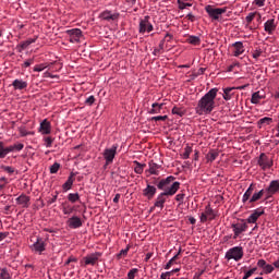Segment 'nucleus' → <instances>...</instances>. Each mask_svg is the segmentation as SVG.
I'll return each instance as SVG.
<instances>
[{
	"label": "nucleus",
	"mask_w": 279,
	"mask_h": 279,
	"mask_svg": "<svg viewBox=\"0 0 279 279\" xmlns=\"http://www.w3.org/2000/svg\"><path fill=\"white\" fill-rule=\"evenodd\" d=\"M217 93H219V88L214 87L198 100V104L195 108L196 114L204 117L206 114H210L213 110H215L217 107V102H215V99H217Z\"/></svg>",
	"instance_id": "obj_1"
},
{
	"label": "nucleus",
	"mask_w": 279,
	"mask_h": 279,
	"mask_svg": "<svg viewBox=\"0 0 279 279\" xmlns=\"http://www.w3.org/2000/svg\"><path fill=\"white\" fill-rule=\"evenodd\" d=\"M175 177L169 175L166 179H161L157 183V189L161 192L163 195H167L168 197H172V195H175L178 191H180V182L174 181Z\"/></svg>",
	"instance_id": "obj_2"
},
{
	"label": "nucleus",
	"mask_w": 279,
	"mask_h": 279,
	"mask_svg": "<svg viewBox=\"0 0 279 279\" xmlns=\"http://www.w3.org/2000/svg\"><path fill=\"white\" fill-rule=\"evenodd\" d=\"M225 258L227 260H235V263H239V260L243 258V246H233L229 248L225 254Z\"/></svg>",
	"instance_id": "obj_3"
},
{
	"label": "nucleus",
	"mask_w": 279,
	"mask_h": 279,
	"mask_svg": "<svg viewBox=\"0 0 279 279\" xmlns=\"http://www.w3.org/2000/svg\"><path fill=\"white\" fill-rule=\"evenodd\" d=\"M232 231H233V239H239L243 232H247V222L245 219H241L238 222H233L231 225Z\"/></svg>",
	"instance_id": "obj_4"
},
{
	"label": "nucleus",
	"mask_w": 279,
	"mask_h": 279,
	"mask_svg": "<svg viewBox=\"0 0 279 279\" xmlns=\"http://www.w3.org/2000/svg\"><path fill=\"white\" fill-rule=\"evenodd\" d=\"M257 165L262 171H267L274 167V159L269 158L265 153H262L257 159Z\"/></svg>",
	"instance_id": "obj_5"
},
{
	"label": "nucleus",
	"mask_w": 279,
	"mask_h": 279,
	"mask_svg": "<svg viewBox=\"0 0 279 279\" xmlns=\"http://www.w3.org/2000/svg\"><path fill=\"white\" fill-rule=\"evenodd\" d=\"M117 149H119V145L113 144L111 146V148H106L104 150L102 156L106 160V167H108V165H112V162H114V157L117 156Z\"/></svg>",
	"instance_id": "obj_6"
},
{
	"label": "nucleus",
	"mask_w": 279,
	"mask_h": 279,
	"mask_svg": "<svg viewBox=\"0 0 279 279\" xmlns=\"http://www.w3.org/2000/svg\"><path fill=\"white\" fill-rule=\"evenodd\" d=\"M205 11L207 12L209 19H213V21H219V16H221V14H226L227 9L213 8V5H207L205 7Z\"/></svg>",
	"instance_id": "obj_7"
},
{
	"label": "nucleus",
	"mask_w": 279,
	"mask_h": 279,
	"mask_svg": "<svg viewBox=\"0 0 279 279\" xmlns=\"http://www.w3.org/2000/svg\"><path fill=\"white\" fill-rule=\"evenodd\" d=\"M138 32L141 34H149L154 32V24L149 22V15H146L144 19L140 20Z\"/></svg>",
	"instance_id": "obj_8"
},
{
	"label": "nucleus",
	"mask_w": 279,
	"mask_h": 279,
	"mask_svg": "<svg viewBox=\"0 0 279 279\" xmlns=\"http://www.w3.org/2000/svg\"><path fill=\"white\" fill-rule=\"evenodd\" d=\"M217 217V213H215L214 208L210 205L205 207V213H202L199 216L201 223H206L207 220L213 221Z\"/></svg>",
	"instance_id": "obj_9"
},
{
	"label": "nucleus",
	"mask_w": 279,
	"mask_h": 279,
	"mask_svg": "<svg viewBox=\"0 0 279 279\" xmlns=\"http://www.w3.org/2000/svg\"><path fill=\"white\" fill-rule=\"evenodd\" d=\"M65 34L69 36V40L72 44L80 43V40H82V37L84 36L82 34V29L80 28L68 29L65 31Z\"/></svg>",
	"instance_id": "obj_10"
},
{
	"label": "nucleus",
	"mask_w": 279,
	"mask_h": 279,
	"mask_svg": "<svg viewBox=\"0 0 279 279\" xmlns=\"http://www.w3.org/2000/svg\"><path fill=\"white\" fill-rule=\"evenodd\" d=\"M279 192V180H272L269 183V186L265 189V193H267V197H272L276 193Z\"/></svg>",
	"instance_id": "obj_11"
},
{
	"label": "nucleus",
	"mask_w": 279,
	"mask_h": 279,
	"mask_svg": "<svg viewBox=\"0 0 279 279\" xmlns=\"http://www.w3.org/2000/svg\"><path fill=\"white\" fill-rule=\"evenodd\" d=\"M31 250L36 252V254H43L46 250L45 240L37 238L36 242L31 246Z\"/></svg>",
	"instance_id": "obj_12"
},
{
	"label": "nucleus",
	"mask_w": 279,
	"mask_h": 279,
	"mask_svg": "<svg viewBox=\"0 0 279 279\" xmlns=\"http://www.w3.org/2000/svg\"><path fill=\"white\" fill-rule=\"evenodd\" d=\"M265 215V208H256L246 219L247 223H256L258 221L259 217H263Z\"/></svg>",
	"instance_id": "obj_13"
},
{
	"label": "nucleus",
	"mask_w": 279,
	"mask_h": 279,
	"mask_svg": "<svg viewBox=\"0 0 279 279\" xmlns=\"http://www.w3.org/2000/svg\"><path fill=\"white\" fill-rule=\"evenodd\" d=\"M257 267H259L260 269H263V272L266 275L269 274H274V270L276 269L274 264H267V262L265 259H259L257 262Z\"/></svg>",
	"instance_id": "obj_14"
},
{
	"label": "nucleus",
	"mask_w": 279,
	"mask_h": 279,
	"mask_svg": "<svg viewBox=\"0 0 279 279\" xmlns=\"http://www.w3.org/2000/svg\"><path fill=\"white\" fill-rule=\"evenodd\" d=\"M36 40H38V36H35L33 38H28V39L22 41L21 44H19L16 46L17 52L23 53V51H25V49H27V47H29V45H34V43H36Z\"/></svg>",
	"instance_id": "obj_15"
},
{
	"label": "nucleus",
	"mask_w": 279,
	"mask_h": 279,
	"mask_svg": "<svg viewBox=\"0 0 279 279\" xmlns=\"http://www.w3.org/2000/svg\"><path fill=\"white\" fill-rule=\"evenodd\" d=\"M99 258H101V253L99 252L92 253L84 257L85 265L95 266L97 265V260H99Z\"/></svg>",
	"instance_id": "obj_16"
},
{
	"label": "nucleus",
	"mask_w": 279,
	"mask_h": 279,
	"mask_svg": "<svg viewBox=\"0 0 279 279\" xmlns=\"http://www.w3.org/2000/svg\"><path fill=\"white\" fill-rule=\"evenodd\" d=\"M66 225L72 229V230H77V228H82V218L77 216H72L71 218L68 219Z\"/></svg>",
	"instance_id": "obj_17"
},
{
	"label": "nucleus",
	"mask_w": 279,
	"mask_h": 279,
	"mask_svg": "<svg viewBox=\"0 0 279 279\" xmlns=\"http://www.w3.org/2000/svg\"><path fill=\"white\" fill-rule=\"evenodd\" d=\"M232 47H234V58H239V56H243V53H245V46H243V41H235L232 44Z\"/></svg>",
	"instance_id": "obj_18"
},
{
	"label": "nucleus",
	"mask_w": 279,
	"mask_h": 279,
	"mask_svg": "<svg viewBox=\"0 0 279 279\" xmlns=\"http://www.w3.org/2000/svg\"><path fill=\"white\" fill-rule=\"evenodd\" d=\"M276 20L270 19L267 22H265L264 24V32H266V34H269V36H271V34H274V32H276Z\"/></svg>",
	"instance_id": "obj_19"
},
{
	"label": "nucleus",
	"mask_w": 279,
	"mask_h": 279,
	"mask_svg": "<svg viewBox=\"0 0 279 279\" xmlns=\"http://www.w3.org/2000/svg\"><path fill=\"white\" fill-rule=\"evenodd\" d=\"M161 170H162L161 165H158L154 161H149V163H148V173H150V175H160Z\"/></svg>",
	"instance_id": "obj_20"
},
{
	"label": "nucleus",
	"mask_w": 279,
	"mask_h": 279,
	"mask_svg": "<svg viewBox=\"0 0 279 279\" xmlns=\"http://www.w3.org/2000/svg\"><path fill=\"white\" fill-rule=\"evenodd\" d=\"M75 175H77V173L71 172L66 182L63 183L62 190L64 193H66V191H71V189H73V182H75V179H74Z\"/></svg>",
	"instance_id": "obj_21"
},
{
	"label": "nucleus",
	"mask_w": 279,
	"mask_h": 279,
	"mask_svg": "<svg viewBox=\"0 0 279 279\" xmlns=\"http://www.w3.org/2000/svg\"><path fill=\"white\" fill-rule=\"evenodd\" d=\"M29 196L21 194L17 198H15V202L17 206H21L22 208H29Z\"/></svg>",
	"instance_id": "obj_22"
},
{
	"label": "nucleus",
	"mask_w": 279,
	"mask_h": 279,
	"mask_svg": "<svg viewBox=\"0 0 279 279\" xmlns=\"http://www.w3.org/2000/svg\"><path fill=\"white\" fill-rule=\"evenodd\" d=\"M167 197H169L167 194L160 193L156 198V202L154 204V208H159L160 210H162V208H165Z\"/></svg>",
	"instance_id": "obj_23"
},
{
	"label": "nucleus",
	"mask_w": 279,
	"mask_h": 279,
	"mask_svg": "<svg viewBox=\"0 0 279 279\" xmlns=\"http://www.w3.org/2000/svg\"><path fill=\"white\" fill-rule=\"evenodd\" d=\"M11 86H13L14 90H25V88H27V81H23V78H15Z\"/></svg>",
	"instance_id": "obj_24"
},
{
	"label": "nucleus",
	"mask_w": 279,
	"mask_h": 279,
	"mask_svg": "<svg viewBox=\"0 0 279 279\" xmlns=\"http://www.w3.org/2000/svg\"><path fill=\"white\" fill-rule=\"evenodd\" d=\"M39 132L41 134H51V122H49L47 119H44L40 122Z\"/></svg>",
	"instance_id": "obj_25"
},
{
	"label": "nucleus",
	"mask_w": 279,
	"mask_h": 279,
	"mask_svg": "<svg viewBox=\"0 0 279 279\" xmlns=\"http://www.w3.org/2000/svg\"><path fill=\"white\" fill-rule=\"evenodd\" d=\"M100 19L102 21H117V19H119V13H112V11L107 10L100 14Z\"/></svg>",
	"instance_id": "obj_26"
},
{
	"label": "nucleus",
	"mask_w": 279,
	"mask_h": 279,
	"mask_svg": "<svg viewBox=\"0 0 279 279\" xmlns=\"http://www.w3.org/2000/svg\"><path fill=\"white\" fill-rule=\"evenodd\" d=\"M143 195L147 199H153L154 195H156V186L147 184L146 189L143 190Z\"/></svg>",
	"instance_id": "obj_27"
},
{
	"label": "nucleus",
	"mask_w": 279,
	"mask_h": 279,
	"mask_svg": "<svg viewBox=\"0 0 279 279\" xmlns=\"http://www.w3.org/2000/svg\"><path fill=\"white\" fill-rule=\"evenodd\" d=\"M222 90H223L222 98L225 99V101H230V99L234 97V90H236V87H225L222 88Z\"/></svg>",
	"instance_id": "obj_28"
},
{
	"label": "nucleus",
	"mask_w": 279,
	"mask_h": 279,
	"mask_svg": "<svg viewBox=\"0 0 279 279\" xmlns=\"http://www.w3.org/2000/svg\"><path fill=\"white\" fill-rule=\"evenodd\" d=\"M262 99H265V92H255L252 94L251 104L258 105Z\"/></svg>",
	"instance_id": "obj_29"
},
{
	"label": "nucleus",
	"mask_w": 279,
	"mask_h": 279,
	"mask_svg": "<svg viewBox=\"0 0 279 279\" xmlns=\"http://www.w3.org/2000/svg\"><path fill=\"white\" fill-rule=\"evenodd\" d=\"M252 193H254V183H251L245 193L242 196V203L246 204V202H250L252 197Z\"/></svg>",
	"instance_id": "obj_30"
},
{
	"label": "nucleus",
	"mask_w": 279,
	"mask_h": 279,
	"mask_svg": "<svg viewBox=\"0 0 279 279\" xmlns=\"http://www.w3.org/2000/svg\"><path fill=\"white\" fill-rule=\"evenodd\" d=\"M263 195H265V190H260L258 192H254L251 198H248V204H254L255 202H258V199L263 198Z\"/></svg>",
	"instance_id": "obj_31"
},
{
	"label": "nucleus",
	"mask_w": 279,
	"mask_h": 279,
	"mask_svg": "<svg viewBox=\"0 0 279 279\" xmlns=\"http://www.w3.org/2000/svg\"><path fill=\"white\" fill-rule=\"evenodd\" d=\"M163 106L165 104L154 102L151 105V109L149 110V114H160Z\"/></svg>",
	"instance_id": "obj_32"
},
{
	"label": "nucleus",
	"mask_w": 279,
	"mask_h": 279,
	"mask_svg": "<svg viewBox=\"0 0 279 279\" xmlns=\"http://www.w3.org/2000/svg\"><path fill=\"white\" fill-rule=\"evenodd\" d=\"M217 158H219V151H217L215 149L209 150L206 155L207 162H215V160H217Z\"/></svg>",
	"instance_id": "obj_33"
},
{
	"label": "nucleus",
	"mask_w": 279,
	"mask_h": 279,
	"mask_svg": "<svg viewBox=\"0 0 279 279\" xmlns=\"http://www.w3.org/2000/svg\"><path fill=\"white\" fill-rule=\"evenodd\" d=\"M186 41L190 45H193L194 47H197L198 45H202V38H199V36H195V35H190L187 37Z\"/></svg>",
	"instance_id": "obj_34"
},
{
	"label": "nucleus",
	"mask_w": 279,
	"mask_h": 279,
	"mask_svg": "<svg viewBox=\"0 0 279 279\" xmlns=\"http://www.w3.org/2000/svg\"><path fill=\"white\" fill-rule=\"evenodd\" d=\"M133 165H135L134 172L137 173V175H142L143 171H145V167H147V165L141 163L136 160L133 161Z\"/></svg>",
	"instance_id": "obj_35"
},
{
	"label": "nucleus",
	"mask_w": 279,
	"mask_h": 279,
	"mask_svg": "<svg viewBox=\"0 0 279 279\" xmlns=\"http://www.w3.org/2000/svg\"><path fill=\"white\" fill-rule=\"evenodd\" d=\"M191 154H193V147L186 145L181 157L183 160H189V158H191Z\"/></svg>",
	"instance_id": "obj_36"
},
{
	"label": "nucleus",
	"mask_w": 279,
	"mask_h": 279,
	"mask_svg": "<svg viewBox=\"0 0 279 279\" xmlns=\"http://www.w3.org/2000/svg\"><path fill=\"white\" fill-rule=\"evenodd\" d=\"M8 147H9V154H12V151H23V148L25 147V145L22 143H19Z\"/></svg>",
	"instance_id": "obj_37"
},
{
	"label": "nucleus",
	"mask_w": 279,
	"mask_h": 279,
	"mask_svg": "<svg viewBox=\"0 0 279 279\" xmlns=\"http://www.w3.org/2000/svg\"><path fill=\"white\" fill-rule=\"evenodd\" d=\"M180 254H182V248H179L178 253L166 264L165 269H171V265L178 260Z\"/></svg>",
	"instance_id": "obj_38"
},
{
	"label": "nucleus",
	"mask_w": 279,
	"mask_h": 279,
	"mask_svg": "<svg viewBox=\"0 0 279 279\" xmlns=\"http://www.w3.org/2000/svg\"><path fill=\"white\" fill-rule=\"evenodd\" d=\"M257 123L259 128H262V125H271V123H274V119L265 117L259 119Z\"/></svg>",
	"instance_id": "obj_39"
},
{
	"label": "nucleus",
	"mask_w": 279,
	"mask_h": 279,
	"mask_svg": "<svg viewBox=\"0 0 279 279\" xmlns=\"http://www.w3.org/2000/svg\"><path fill=\"white\" fill-rule=\"evenodd\" d=\"M19 132H20V136H22V137H24V136H34V132L27 131V129L25 126L19 128Z\"/></svg>",
	"instance_id": "obj_40"
},
{
	"label": "nucleus",
	"mask_w": 279,
	"mask_h": 279,
	"mask_svg": "<svg viewBox=\"0 0 279 279\" xmlns=\"http://www.w3.org/2000/svg\"><path fill=\"white\" fill-rule=\"evenodd\" d=\"M68 201L71 202V204H75V202H80V193H70L68 195Z\"/></svg>",
	"instance_id": "obj_41"
},
{
	"label": "nucleus",
	"mask_w": 279,
	"mask_h": 279,
	"mask_svg": "<svg viewBox=\"0 0 279 279\" xmlns=\"http://www.w3.org/2000/svg\"><path fill=\"white\" fill-rule=\"evenodd\" d=\"M10 154L9 147L3 146V142H0V159L5 158Z\"/></svg>",
	"instance_id": "obj_42"
},
{
	"label": "nucleus",
	"mask_w": 279,
	"mask_h": 279,
	"mask_svg": "<svg viewBox=\"0 0 279 279\" xmlns=\"http://www.w3.org/2000/svg\"><path fill=\"white\" fill-rule=\"evenodd\" d=\"M74 211H75L74 206L65 205V206L62 207L63 215H73Z\"/></svg>",
	"instance_id": "obj_43"
},
{
	"label": "nucleus",
	"mask_w": 279,
	"mask_h": 279,
	"mask_svg": "<svg viewBox=\"0 0 279 279\" xmlns=\"http://www.w3.org/2000/svg\"><path fill=\"white\" fill-rule=\"evenodd\" d=\"M172 114H175L177 117H184V114H186V111H184V109L180 107H173Z\"/></svg>",
	"instance_id": "obj_44"
},
{
	"label": "nucleus",
	"mask_w": 279,
	"mask_h": 279,
	"mask_svg": "<svg viewBox=\"0 0 279 279\" xmlns=\"http://www.w3.org/2000/svg\"><path fill=\"white\" fill-rule=\"evenodd\" d=\"M0 279H12V275H10L8 268L0 269Z\"/></svg>",
	"instance_id": "obj_45"
},
{
	"label": "nucleus",
	"mask_w": 279,
	"mask_h": 279,
	"mask_svg": "<svg viewBox=\"0 0 279 279\" xmlns=\"http://www.w3.org/2000/svg\"><path fill=\"white\" fill-rule=\"evenodd\" d=\"M48 68H49V64L41 63V64L35 65L33 71H35V73H40V72L45 71V69H48Z\"/></svg>",
	"instance_id": "obj_46"
},
{
	"label": "nucleus",
	"mask_w": 279,
	"mask_h": 279,
	"mask_svg": "<svg viewBox=\"0 0 279 279\" xmlns=\"http://www.w3.org/2000/svg\"><path fill=\"white\" fill-rule=\"evenodd\" d=\"M129 252H130V245L121 250L120 253L117 255V258L121 259L122 256H128Z\"/></svg>",
	"instance_id": "obj_47"
},
{
	"label": "nucleus",
	"mask_w": 279,
	"mask_h": 279,
	"mask_svg": "<svg viewBox=\"0 0 279 279\" xmlns=\"http://www.w3.org/2000/svg\"><path fill=\"white\" fill-rule=\"evenodd\" d=\"M136 274H138V268H133L128 272V278L129 279H135L136 278Z\"/></svg>",
	"instance_id": "obj_48"
},
{
	"label": "nucleus",
	"mask_w": 279,
	"mask_h": 279,
	"mask_svg": "<svg viewBox=\"0 0 279 279\" xmlns=\"http://www.w3.org/2000/svg\"><path fill=\"white\" fill-rule=\"evenodd\" d=\"M186 8H193V1L183 2L179 4V10H186Z\"/></svg>",
	"instance_id": "obj_49"
},
{
	"label": "nucleus",
	"mask_w": 279,
	"mask_h": 279,
	"mask_svg": "<svg viewBox=\"0 0 279 279\" xmlns=\"http://www.w3.org/2000/svg\"><path fill=\"white\" fill-rule=\"evenodd\" d=\"M255 271H256V268H252V269L245 271L242 279H248V278H251L252 276H254V272H255Z\"/></svg>",
	"instance_id": "obj_50"
},
{
	"label": "nucleus",
	"mask_w": 279,
	"mask_h": 279,
	"mask_svg": "<svg viewBox=\"0 0 279 279\" xmlns=\"http://www.w3.org/2000/svg\"><path fill=\"white\" fill-rule=\"evenodd\" d=\"M259 56H263V50L260 48L255 49L252 53V58H254V60H258Z\"/></svg>",
	"instance_id": "obj_51"
},
{
	"label": "nucleus",
	"mask_w": 279,
	"mask_h": 279,
	"mask_svg": "<svg viewBox=\"0 0 279 279\" xmlns=\"http://www.w3.org/2000/svg\"><path fill=\"white\" fill-rule=\"evenodd\" d=\"M58 171H60V163L54 162V163L50 167V173H58Z\"/></svg>",
	"instance_id": "obj_52"
},
{
	"label": "nucleus",
	"mask_w": 279,
	"mask_h": 279,
	"mask_svg": "<svg viewBox=\"0 0 279 279\" xmlns=\"http://www.w3.org/2000/svg\"><path fill=\"white\" fill-rule=\"evenodd\" d=\"M58 195L59 193L56 192V194L51 198H48L47 201L48 206H51V204H56V202H58Z\"/></svg>",
	"instance_id": "obj_53"
},
{
	"label": "nucleus",
	"mask_w": 279,
	"mask_h": 279,
	"mask_svg": "<svg viewBox=\"0 0 279 279\" xmlns=\"http://www.w3.org/2000/svg\"><path fill=\"white\" fill-rule=\"evenodd\" d=\"M169 119L168 116H155L150 119V121H167Z\"/></svg>",
	"instance_id": "obj_54"
},
{
	"label": "nucleus",
	"mask_w": 279,
	"mask_h": 279,
	"mask_svg": "<svg viewBox=\"0 0 279 279\" xmlns=\"http://www.w3.org/2000/svg\"><path fill=\"white\" fill-rule=\"evenodd\" d=\"M255 16H256V13H254V12L248 13L245 17L246 23L250 25V23H252V21H254Z\"/></svg>",
	"instance_id": "obj_55"
},
{
	"label": "nucleus",
	"mask_w": 279,
	"mask_h": 279,
	"mask_svg": "<svg viewBox=\"0 0 279 279\" xmlns=\"http://www.w3.org/2000/svg\"><path fill=\"white\" fill-rule=\"evenodd\" d=\"M1 169H3V171H5L7 173H14V168L11 166H2Z\"/></svg>",
	"instance_id": "obj_56"
},
{
	"label": "nucleus",
	"mask_w": 279,
	"mask_h": 279,
	"mask_svg": "<svg viewBox=\"0 0 279 279\" xmlns=\"http://www.w3.org/2000/svg\"><path fill=\"white\" fill-rule=\"evenodd\" d=\"M85 104L87 106H93V104H95V96L92 95V96L87 97L85 100Z\"/></svg>",
	"instance_id": "obj_57"
},
{
	"label": "nucleus",
	"mask_w": 279,
	"mask_h": 279,
	"mask_svg": "<svg viewBox=\"0 0 279 279\" xmlns=\"http://www.w3.org/2000/svg\"><path fill=\"white\" fill-rule=\"evenodd\" d=\"M186 195L184 194V193H180V194H177L175 195V201L177 202H180V204H182L183 202H184V197H185Z\"/></svg>",
	"instance_id": "obj_58"
},
{
	"label": "nucleus",
	"mask_w": 279,
	"mask_h": 279,
	"mask_svg": "<svg viewBox=\"0 0 279 279\" xmlns=\"http://www.w3.org/2000/svg\"><path fill=\"white\" fill-rule=\"evenodd\" d=\"M32 64H34V59H28V60L24 61V63L22 64V66H23L24 69H27V68L32 66Z\"/></svg>",
	"instance_id": "obj_59"
},
{
	"label": "nucleus",
	"mask_w": 279,
	"mask_h": 279,
	"mask_svg": "<svg viewBox=\"0 0 279 279\" xmlns=\"http://www.w3.org/2000/svg\"><path fill=\"white\" fill-rule=\"evenodd\" d=\"M173 271H166L160 275V279H169L171 278Z\"/></svg>",
	"instance_id": "obj_60"
},
{
	"label": "nucleus",
	"mask_w": 279,
	"mask_h": 279,
	"mask_svg": "<svg viewBox=\"0 0 279 279\" xmlns=\"http://www.w3.org/2000/svg\"><path fill=\"white\" fill-rule=\"evenodd\" d=\"M5 184H8V179L5 177L0 178V189H5Z\"/></svg>",
	"instance_id": "obj_61"
},
{
	"label": "nucleus",
	"mask_w": 279,
	"mask_h": 279,
	"mask_svg": "<svg viewBox=\"0 0 279 279\" xmlns=\"http://www.w3.org/2000/svg\"><path fill=\"white\" fill-rule=\"evenodd\" d=\"M45 145H46V147H51V145H53V138L46 137L45 138Z\"/></svg>",
	"instance_id": "obj_62"
},
{
	"label": "nucleus",
	"mask_w": 279,
	"mask_h": 279,
	"mask_svg": "<svg viewBox=\"0 0 279 279\" xmlns=\"http://www.w3.org/2000/svg\"><path fill=\"white\" fill-rule=\"evenodd\" d=\"M266 0H254V4L257 5V8H263L265 5Z\"/></svg>",
	"instance_id": "obj_63"
},
{
	"label": "nucleus",
	"mask_w": 279,
	"mask_h": 279,
	"mask_svg": "<svg viewBox=\"0 0 279 279\" xmlns=\"http://www.w3.org/2000/svg\"><path fill=\"white\" fill-rule=\"evenodd\" d=\"M71 263H77V258L71 256L66 259L65 265H71Z\"/></svg>",
	"instance_id": "obj_64"
}]
</instances>
